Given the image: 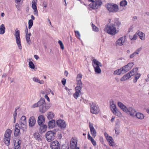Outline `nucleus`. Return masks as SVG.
<instances>
[{
  "label": "nucleus",
  "mask_w": 149,
  "mask_h": 149,
  "mask_svg": "<svg viewBox=\"0 0 149 149\" xmlns=\"http://www.w3.org/2000/svg\"><path fill=\"white\" fill-rule=\"evenodd\" d=\"M121 24L118 19H115L113 23H111L106 26L105 30L108 34L112 36L114 35L118 32L119 27Z\"/></svg>",
  "instance_id": "1"
},
{
  "label": "nucleus",
  "mask_w": 149,
  "mask_h": 149,
  "mask_svg": "<svg viewBox=\"0 0 149 149\" xmlns=\"http://www.w3.org/2000/svg\"><path fill=\"white\" fill-rule=\"evenodd\" d=\"M106 7L110 12L116 13L119 11L118 6L116 4L108 3L106 4Z\"/></svg>",
  "instance_id": "2"
},
{
  "label": "nucleus",
  "mask_w": 149,
  "mask_h": 149,
  "mask_svg": "<svg viewBox=\"0 0 149 149\" xmlns=\"http://www.w3.org/2000/svg\"><path fill=\"white\" fill-rule=\"evenodd\" d=\"M11 134L12 131L9 129H7L5 132L3 141L5 143L7 146L10 144Z\"/></svg>",
  "instance_id": "3"
},
{
  "label": "nucleus",
  "mask_w": 149,
  "mask_h": 149,
  "mask_svg": "<svg viewBox=\"0 0 149 149\" xmlns=\"http://www.w3.org/2000/svg\"><path fill=\"white\" fill-rule=\"evenodd\" d=\"M14 36L15 37L16 43L18 48L19 49H22V46L20 38V31L18 30L17 28L15 29Z\"/></svg>",
  "instance_id": "4"
},
{
  "label": "nucleus",
  "mask_w": 149,
  "mask_h": 149,
  "mask_svg": "<svg viewBox=\"0 0 149 149\" xmlns=\"http://www.w3.org/2000/svg\"><path fill=\"white\" fill-rule=\"evenodd\" d=\"M39 107V111L42 113H45L49 108V107L46 105L44 98L41 99V102Z\"/></svg>",
  "instance_id": "5"
},
{
  "label": "nucleus",
  "mask_w": 149,
  "mask_h": 149,
  "mask_svg": "<svg viewBox=\"0 0 149 149\" xmlns=\"http://www.w3.org/2000/svg\"><path fill=\"white\" fill-rule=\"evenodd\" d=\"M56 132V130H54L53 131H48L46 132L45 137L48 141L51 142L54 139Z\"/></svg>",
  "instance_id": "6"
},
{
  "label": "nucleus",
  "mask_w": 149,
  "mask_h": 149,
  "mask_svg": "<svg viewBox=\"0 0 149 149\" xmlns=\"http://www.w3.org/2000/svg\"><path fill=\"white\" fill-rule=\"evenodd\" d=\"M90 106L91 112L95 114H97L100 111V109L98 106L96 104L93 102H91L90 103Z\"/></svg>",
  "instance_id": "7"
},
{
  "label": "nucleus",
  "mask_w": 149,
  "mask_h": 149,
  "mask_svg": "<svg viewBox=\"0 0 149 149\" xmlns=\"http://www.w3.org/2000/svg\"><path fill=\"white\" fill-rule=\"evenodd\" d=\"M102 4L101 0H95L93 3H90L89 6L94 9H96L100 8Z\"/></svg>",
  "instance_id": "8"
},
{
  "label": "nucleus",
  "mask_w": 149,
  "mask_h": 149,
  "mask_svg": "<svg viewBox=\"0 0 149 149\" xmlns=\"http://www.w3.org/2000/svg\"><path fill=\"white\" fill-rule=\"evenodd\" d=\"M126 41V37L123 36L118 39L115 42V44L117 46H121L124 45Z\"/></svg>",
  "instance_id": "9"
},
{
  "label": "nucleus",
  "mask_w": 149,
  "mask_h": 149,
  "mask_svg": "<svg viewBox=\"0 0 149 149\" xmlns=\"http://www.w3.org/2000/svg\"><path fill=\"white\" fill-rule=\"evenodd\" d=\"M50 147L52 149H60L61 145L57 141L55 140L51 143Z\"/></svg>",
  "instance_id": "10"
},
{
  "label": "nucleus",
  "mask_w": 149,
  "mask_h": 149,
  "mask_svg": "<svg viewBox=\"0 0 149 149\" xmlns=\"http://www.w3.org/2000/svg\"><path fill=\"white\" fill-rule=\"evenodd\" d=\"M37 0H33L32 1V8L34 10V14L37 16L38 15V11L36 6Z\"/></svg>",
  "instance_id": "11"
},
{
  "label": "nucleus",
  "mask_w": 149,
  "mask_h": 149,
  "mask_svg": "<svg viewBox=\"0 0 149 149\" xmlns=\"http://www.w3.org/2000/svg\"><path fill=\"white\" fill-rule=\"evenodd\" d=\"M134 75L133 71H130L124 75L120 79L121 81H124L129 79L132 76Z\"/></svg>",
  "instance_id": "12"
},
{
  "label": "nucleus",
  "mask_w": 149,
  "mask_h": 149,
  "mask_svg": "<svg viewBox=\"0 0 149 149\" xmlns=\"http://www.w3.org/2000/svg\"><path fill=\"white\" fill-rule=\"evenodd\" d=\"M104 134L108 142L109 143L110 146H113L114 145V142L113 141V139L112 137L109 136L108 134L106 132L104 133Z\"/></svg>",
  "instance_id": "13"
},
{
  "label": "nucleus",
  "mask_w": 149,
  "mask_h": 149,
  "mask_svg": "<svg viewBox=\"0 0 149 149\" xmlns=\"http://www.w3.org/2000/svg\"><path fill=\"white\" fill-rule=\"evenodd\" d=\"M21 138H18L14 140L15 149H20V145L21 143Z\"/></svg>",
  "instance_id": "14"
},
{
  "label": "nucleus",
  "mask_w": 149,
  "mask_h": 149,
  "mask_svg": "<svg viewBox=\"0 0 149 149\" xmlns=\"http://www.w3.org/2000/svg\"><path fill=\"white\" fill-rule=\"evenodd\" d=\"M89 125L92 135L93 137H95L97 135V133L93 127V124L91 122H89Z\"/></svg>",
  "instance_id": "15"
},
{
  "label": "nucleus",
  "mask_w": 149,
  "mask_h": 149,
  "mask_svg": "<svg viewBox=\"0 0 149 149\" xmlns=\"http://www.w3.org/2000/svg\"><path fill=\"white\" fill-rule=\"evenodd\" d=\"M56 123L57 125L61 128H64L66 126L65 122L64 120H57Z\"/></svg>",
  "instance_id": "16"
},
{
  "label": "nucleus",
  "mask_w": 149,
  "mask_h": 149,
  "mask_svg": "<svg viewBox=\"0 0 149 149\" xmlns=\"http://www.w3.org/2000/svg\"><path fill=\"white\" fill-rule=\"evenodd\" d=\"M19 126V125L17 123L16 124L15 126L14 131V136H17L20 134V131Z\"/></svg>",
  "instance_id": "17"
},
{
  "label": "nucleus",
  "mask_w": 149,
  "mask_h": 149,
  "mask_svg": "<svg viewBox=\"0 0 149 149\" xmlns=\"http://www.w3.org/2000/svg\"><path fill=\"white\" fill-rule=\"evenodd\" d=\"M125 112L131 116H134L136 112L135 109L131 107L127 108Z\"/></svg>",
  "instance_id": "18"
},
{
  "label": "nucleus",
  "mask_w": 149,
  "mask_h": 149,
  "mask_svg": "<svg viewBox=\"0 0 149 149\" xmlns=\"http://www.w3.org/2000/svg\"><path fill=\"white\" fill-rule=\"evenodd\" d=\"M92 65L93 68L96 67H101L102 66V64L95 59H93L92 60Z\"/></svg>",
  "instance_id": "19"
},
{
  "label": "nucleus",
  "mask_w": 149,
  "mask_h": 149,
  "mask_svg": "<svg viewBox=\"0 0 149 149\" xmlns=\"http://www.w3.org/2000/svg\"><path fill=\"white\" fill-rule=\"evenodd\" d=\"M36 123L35 118L33 116H32L29 118V124L30 126L33 127Z\"/></svg>",
  "instance_id": "20"
},
{
  "label": "nucleus",
  "mask_w": 149,
  "mask_h": 149,
  "mask_svg": "<svg viewBox=\"0 0 149 149\" xmlns=\"http://www.w3.org/2000/svg\"><path fill=\"white\" fill-rule=\"evenodd\" d=\"M45 121L44 116L43 115L39 116L38 118V122L39 125H42L43 124Z\"/></svg>",
  "instance_id": "21"
},
{
  "label": "nucleus",
  "mask_w": 149,
  "mask_h": 149,
  "mask_svg": "<svg viewBox=\"0 0 149 149\" xmlns=\"http://www.w3.org/2000/svg\"><path fill=\"white\" fill-rule=\"evenodd\" d=\"M109 103L110 105V109L113 112L115 110H116L117 108L116 107L115 104H114V102L112 100H111Z\"/></svg>",
  "instance_id": "22"
},
{
  "label": "nucleus",
  "mask_w": 149,
  "mask_h": 149,
  "mask_svg": "<svg viewBox=\"0 0 149 149\" xmlns=\"http://www.w3.org/2000/svg\"><path fill=\"white\" fill-rule=\"evenodd\" d=\"M136 33L141 39L142 40H145V35L144 33L140 31H137Z\"/></svg>",
  "instance_id": "23"
},
{
  "label": "nucleus",
  "mask_w": 149,
  "mask_h": 149,
  "mask_svg": "<svg viewBox=\"0 0 149 149\" xmlns=\"http://www.w3.org/2000/svg\"><path fill=\"white\" fill-rule=\"evenodd\" d=\"M55 125V121L54 120H50L48 123V127L50 128H52L54 127Z\"/></svg>",
  "instance_id": "24"
},
{
  "label": "nucleus",
  "mask_w": 149,
  "mask_h": 149,
  "mask_svg": "<svg viewBox=\"0 0 149 149\" xmlns=\"http://www.w3.org/2000/svg\"><path fill=\"white\" fill-rule=\"evenodd\" d=\"M118 106L123 111L125 112L127 108L122 103L120 102H118Z\"/></svg>",
  "instance_id": "25"
},
{
  "label": "nucleus",
  "mask_w": 149,
  "mask_h": 149,
  "mask_svg": "<svg viewBox=\"0 0 149 149\" xmlns=\"http://www.w3.org/2000/svg\"><path fill=\"white\" fill-rule=\"evenodd\" d=\"M54 115L53 112L49 111L47 113V117L49 120L53 118L54 117Z\"/></svg>",
  "instance_id": "26"
},
{
  "label": "nucleus",
  "mask_w": 149,
  "mask_h": 149,
  "mask_svg": "<svg viewBox=\"0 0 149 149\" xmlns=\"http://www.w3.org/2000/svg\"><path fill=\"white\" fill-rule=\"evenodd\" d=\"M5 29L4 25L3 24H1L0 26V34H3L5 33Z\"/></svg>",
  "instance_id": "27"
},
{
  "label": "nucleus",
  "mask_w": 149,
  "mask_h": 149,
  "mask_svg": "<svg viewBox=\"0 0 149 149\" xmlns=\"http://www.w3.org/2000/svg\"><path fill=\"white\" fill-rule=\"evenodd\" d=\"M34 138L38 141L41 140V136L38 132L35 133L34 134Z\"/></svg>",
  "instance_id": "28"
},
{
  "label": "nucleus",
  "mask_w": 149,
  "mask_h": 149,
  "mask_svg": "<svg viewBox=\"0 0 149 149\" xmlns=\"http://www.w3.org/2000/svg\"><path fill=\"white\" fill-rule=\"evenodd\" d=\"M134 115L137 118L141 120L143 119L144 117V116L143 114L139 112L135 113Z\"/></svg>",
  "instance_id": "29"
},
{
  "label": "nucleus",
  "mask_w": 149,
  "mask_h": 149,
  "mask_svg": "<svg viewBox=\"0 0 149 149\" xmlns=\"http://www.w3.org/2000/svg\"><path fill=\"white\" fill-rule=\"evenodd\" d=\"M40 126V130L41 131V132H45L46 130L47 126L43 124L42 125H39Z\"/></svg>",
  "instance_id": "30"
},
{
  "label": "nucleus",
  "mask_w": 149,
  "mask_h": 149,
  "mask_svg": "<svg viewBox=\"0 0 149 149\" xmlns=\"http://www.w3.org/2000/svg\"><path fill=\"white\" fill-rule=\"evenodd\" d=\"M91 24L92 28V30L93 31L95 32H98L99 31V28L96 27V26L95 25L93 24L92 22L91 23Z\"/></svg>",
  "instance_id": "31"
},
{
  "label": "nucleus",
  "mask_w": 149,
  "mask_h": 149,
  "mask_svg": "<svg viewBox=\"0 0 149 149\" xmlns=\"http://www.w3.org/2000/svg\"><path fill=\"white\" fill-rule=\"evenodd\" d=\"M121 74H123V73L122 71L121 68L115 70L113 72V74L114 75H120Z\"/></svg>",
  "instance_id": "32"
},
{
  "label": "nucleus",
  "mask_w": 149,
  "mask_h": 149,
  "mask_svg": "<svg viewBox=\"0 0 149 149\" xmlns=\"http://www.w3.org/2000/svg\"><path fill=\"white\" fill-rule=\"evenodd\" d=\"M113 113L115 115L118 116L119 117H121L122 116V113L117 109L113 111Z\"/></svg>",
  "instance_id": "33"
},
{
  "label": "nucleus",
  "mask_w": 149,
  "mask_h": 149,
  "mask_svg": "<svg viewBox=\"0 0 149 149\" xmlns=\"http://www.w3.org/2000/svg\"><path fill=\"white\" fill-rule=\"evenodd\" d=\"M127 2L126 0H123L120 2V5L121 7H124L127 5Z\"/></svg>",
  "instance_id": "34"
},
{
  "label": "nucleus",
  "mask_w": 149,
  "mask_h": 149,
  "mask_svg": "<svg viewBox=\"0 0 149 149\" xmlns=\"http://www.w3.org/2000/svg\"><path fill=\"white\" fill-rule=\"evenodd\" d=\"M26 123H20V126L19 128L21 129L23 131H24L26 129Z\"/></svg>",
  "instance_id": "35"
},
{
  "label": "nucleus",
  "mask_w": 149,
  "mask_h": 149,
  "mask_svg": "<svg viewBox=\"0 0 149 149\" xmlns=\"http://www.w3.org/2000/svg\"><path fill=\"white\" fill-rule=\"evenodd\" d=\"M20 123H26V118L24 116H23L20 120Z\"/></svg>",
  "instance_id": "36"
},
{
  "label": "nucleus",
  "mask_w": 149,
  "mask_h": 149,
  "mask_svg": "<svg viewBox=\"0 0 149 149\" xmlns=\"http://www.w3.org/2000/svg\"><path fill=\"white\" fill-rule=\"evenodd\" d=\"M33 79L34 81L40 84H43L44 83V81H40V80L38 79V78L36 77H34V78H33Z\"/></svg>",
  "instance_id": "37"
},
{
  "label": "nucleus",
  "mask_w": 149,
  "mask_h": 149,
  "mask_svg": "<svg viewBox=\"0 0 149 149\" xmlns=\"http://www.w3.org/2000/svg\"><path fill=\"white\" fill-rule=\"evenodd\" d=\"M93 68L94 69L95 72L97 74H99L101 73V70L100 68V66L96 67H94Z\"/></svg>",
  "instance_id": "38"
},
{
  "label": "nucleus",
  "mask_w": 149,
  "mask_h": 149,
  "mask_svg": "<svg viewBox=\"0 0 149 149\" xmlns=\"http://www.w3.org/2000/svg\"><path fill=\"white\" fill-rule=\"evenodd\" d=\"M25 38L27 43L30 45L31 44V41L29 36V35H26Z\"/></svg>",
  "instance_id": "39"
},
{
  "label": "nucleus",
  "mask_w": 149,
  "mask_h": 149,
  "mask_svg": "<svg viewBox=\"0 0 149 149\" xmlns=\"http://www.w3.org/2000/svg\"><path fill=\"white\" fill-rule=\"evenodd\" d=\"M40 102L41 99L37 103H35L32 105L31 107V108H34L38 107H39Z\"/></svg>",
  "instance_id": "40"
},
{
  "label": "nucleus",
  "mask_w": 149,
  "mask_h": 149,
  "mask_svg": "<svg viewBox=\"0 0 149 149\" xmlns=\"http://www.w3.org/2000/svg\"><path fill=\"white\" fill-rule=\"evenodd\" d=\"M141 76L140 74H137L135 76V79L133 80V82L134 83H135L137 81V80Z\"/></svg>",
  "instance_id": "41"
},
{
  "label": "nucleus",
  "mask_w": 149,
  "mask_h": 149,
  "mask_svg": "<svg viewBox=\"0 0 149 149\" xmlns=\"http://www.w3.org/2000/svg\"><path fill=\"white\" fill-rule=\"evenodd\" d=\"M81 93L75 91L73 94V97L75 99H77L78 97L80 96Z\"/></svg>",
  "instance_id": "42"
},
{
  "label": "nucleus",
  "mask_w": 149,
  "mask_h": 149,
  "mask_svg": "<svg viewBox=\"0 0 149 149\" xmlns=\"http://www.w3.org/2000/svg\"><path fill=\"white\" fill-rule=\"evenodd\" d=\"M74 32L75 33V36L77 38L79 39L80 40H81L80 39V34L79 32L77 31H75Z\"/></svg>",
  "instance_id": "43"
},
{
  "label": "nucleus",
  "mask_w": 149,
  "mask_h": 149,
  "mask_svg": "<svg viewBox=\"0 0 149 149\" xmlns=\"http://www.w3.org/2000/svg\"><path fill=\"white\" fill-rule=\"evenodd\" d=\"M28 28L29 29H30L33 24V22L32 20H29L28 21Z\"/></svg>",
  "instance_id": "44"
},
{
  "label": "nucleus",
  "mask_w": 149,
  "mask_h": 149,
  "mask_svg": "<svg viewBox=\"0 0 149 149\" xmlns=\"http://www.w3.org/2000/svg\"><path fill=\"white\" fill-rule=\"evenodd\" d=\"M29 67L30 68L32 69L35 68V65L33 62L31 61H29Z\"/></svg>",
  "instance_id": "45"
},
{
  "label": "nucleus",
  "mask_w": 149,
  "mask_h": 149,
  "mask_svg": "<svg viewBox=\"0 0 149 149\" xmlns=\"http://www.w3.org/2000/svg\"><path fill=\"white\" fill-rule=\"evenodd\" d=\"M82 87V86H77L75 88L76 91L81 93V91Z\"/></svg>",
  "instance_id": "46"
},
{
  "label": "nucleus",
  "mask_w": 149,
  "mask_h": 149,
  "mask_svg": "<svg viewBox=\"0 0 149 149\" xmlns=\"http://www.w3.org/2000/svg\"><path fill=\"white\" fill-rule=\"evenodd\" d=\"M70 143H72V144H77V141L76 139L74 138H72L71 141Z\"/></svg>",
  "instance_id": "47"
},
{
  "label": "nucleus",
  "mask_w": 149,
  "mask_h": 149,
  "mask_svg": "<svg viewBox=\"0 0 149 149\" xmlns=\"http://www.w3.org/2000/svg\"><path fill=\"white\" fill-rule=\"evenodd\" d=\"M142 48L141 47H140L136 49L134 52V53L136 55L138 54L139 53V52L142 50Z\"/></svg>",
  "instance_id": "48"
},
{
  "label": "nucleus",
  "mask_w": 149,
  "mask_h": 149,
  "mask_svg": "<svg viewBox=\"0 0 149 149\" xmlns=\"http://www.w3.org/2000/svg\"><path fill=\"white\" fill-rule=\"evenodd\" d=\"M58 42L60 46L61 49L62 50L64 49V47L63 45V43H62V41L60 40H59L58 41Z\"/></svg>",
  "instance_id": "49"
},
{
  "label": "nucleus",
  "mask_w": 149,
  "mask_h": 149,
  "mask_svg": "<svg viewBox=\"0 0 149 149\" xmlns=\"http://www.w3.org/2000/svg\"><path fill=\"white\" fill-rule=\"evenodd\" d=\"M121 69L123 74L128 71L125 66L121 68Z\"/></svg>",
  "instance_id": "50"
},
{
  "label": "nucleus",
  "mask_w": 149,
  "mask_h": 149,
  "mask_svg": "<svg viewBox=\"0 0 149 149\" xmlns=\"http://www.w3.org/2000/svg\"><path fill=\"white\" fill-rule=\"evenodd\" d=\"M130 38L131 40H135L137 38V36L136 34H134V35L132 37V36H130Z\"/></svg>",
  "instance_id": "51"
},
{
  "label": "nucleus",
  "mask_w": 149,
  "mask_h": 149,
  "mask_svg": "<svg viewBox=\"0 0 149 149\" xmlns=\"http://www.w3.org/2000/svg\"><path fill=\"white\" fill-rule=\"evenodd\" d=\"M77 144H72V143H70V148L72 149H75L76 148H77Z\"/></svg>",
  "instance_id": "52"
},
{
  "label": "nucleus",
  "mask_w": 149,
  "mask_h": 149,
  "mask_svg": "<svg viewBox=\"0 0 149 149\" xmlns=\"http://www.w3.org/2000/svg\"><path fill=\"white\" fill-rule=\"evenodd\" d=\"M62 149H69V148L68 146L63 145L62 146Z\"/></svg>",
  "instance_id": "53"
},
{
  "label": "nucleus",
  "mask_w": 149,
  "mask_h": 149,
  "mask_svg": "<svg viewBox=\"0 0 149 149\" xmlns=\"http://www.w3.org/2000/svg\"><path fill=\"white\" fill-rule=\"evenodd\" d=\"M134 64V63H129L127 65V66H128V67L130 68V69H131V68L133 67Z\"/></svg>",
  "instance_id": "54"
},
{
  "label": "nucleus",
  "mask_w": 149,
  "mask_h": 149,
  "mask_svg": "<svg viewBox=\"0 0 149 149\" xmlns=\"http://www.w3.org/2000/svg\"><path fill=\"white\" fill-rule=\"evenodd\" d=\"M77 81V86H82V83L81 82V81Z\"/></svg>",
  "instance_id": "55"
},
{
  "label": "nucleus",
  "mask_w": 149,
  "mask_h": 149,
  "mask_svg": "<svg viewBox=\"0 0 149 149\" xmlns=\"http://www.w3.org/2000/svg\"><path fill=\"white\" fill-rule=\"evenodd\" d=\"M17 114V109H16L14 112V113L13 114L14 118H16Z\"/></svg>",
  "instance_id": "56"
},
{
  "label": "nucleus",
  "mask_w": 149,
  "mask_h": 149,
  "mask_svg": "<svg viewBox=\"0 0 149 149\" xmlns=\"http://www.w3.org/2000/svg\"><path fill=\"white\" fill-rule=\"evenodd\" d=\"M65 90L68 91V94L69 95H71V93L70 91V89L68 88L67 87H65Z\"/></svg>",
  "instance_id": "57"
},
{
  "label": "nucleus",
  "mask_w": 149,
  "mask_h": 149,
  "mask_svg": "<svg viewBox=\"0 0 149 149\" xmlns=\"http://www.w3.org/2000/svg\"><path fill=\"white\" fill-rule=\"evenodd\" d=\"M90 141L94 146H95L96 145V142L93 139H91Z\"/></svg>",
  "instance_id": "58"
},
{
  "label": "nucleus",
  "mask_w": 149,
  "mask_h": 149,
  "mask_svg": "<svg viewBox=\"0 0 149 149\" xmlns=\"http://www.w3.org/2000/svg\"><path fill=\"white\" fill-rule=\"evenodd\" d=\"M115 130L116 134L118 135L120 133V130L116 128H115Z\"/></svg>",
  "instance_id": "59"
},
{
  "label": "nucleus",
  "mask_w": 149,
  "mask_h": 149,
  "mask_svg": "<svg viewBox=\"0 0 149 149\" xmlns=\"http://www.w3.org/2000/svg\"><path fill=\"white\" fill-rule=\"evenodd\" d=\"M136 55L135 54L134 52L130 56V58H132L135 56Z\"/></svg>",
  "instance_id": "60"
},
{
  "label": "nucleus",
  "mask_w": 149,
  "mask_h": 149,
  "mask_svg": "<svg viewBox=\"0 0 149 149\" xmlns=\"http://www.w3.org/2000/svg\"><path fill=\"white\" fill-rule=\"evenodd\" d=\"M76 78H77L82 79V75L81 74H77Z\"/></svg>",
  "instance_id": "61"
},
{
  "label": "nucleus",
  "mask_w": 149,
  "mask_h": 149,
  "mask_svg": "<svg viewBox=\"0 0 149 149\" xmlns=\"http://www.w3.org/2000/svg\"><path fill=\"white\" fill-rule=\"evenodd\" d=\"M66 79L64 78H63L62 80V83L64 85H65V84L66 83Z\"/></svg>",
  "instance_id": "62"
},
{
  "label": "nucleus",
  "mask_w": 149,
  "mask_h": 149,
  "mask_svg": "<svg viewBox=\"0 0 149 149\" xmlns=\"http://www.w3.org/2000/svg\"><path fill=\"white\" fill-rule=\"evenodd\" d=\"M93 138L90 136L89 133L88 134V139L91 140V139H92Z\"/></svg>",
  "instance_id": "63"
},
{
  "label": "nucleus",
  "mask_w": 149,
  "mask_h": 149,
  "mask_svg": "<svg viewBox=\"0 0 149 149\" xmlns=\"http://www.w3.org/2000/svg\"><path fill=\"white\" fill-rule=\"evenodd\" d=\"M93 138L90 136L89 133L88 134V139L91 140V139H92Z\"/></svg>",
  "instance_id": "64"
}]
</instances>
